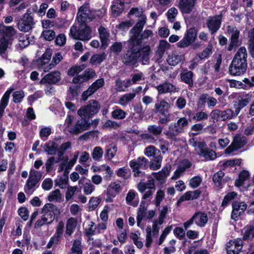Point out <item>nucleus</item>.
<instances>
[{"label":"nucleus","mask_w":254,"mask_h":254,"mask_svg":"<svg viewBox=\"0 0 254 254\" xmlns=\"http://www.w3.org/2000/svg\"><path fill=\"white\" fill-rule=\"evenodd\" d=\"M129 51L124 55L122 62L127 65H133L138 60H141L143 64H147L149 60L150 48L148 46L141 47L136 43L129 42Z\"/></svg>","instance_id":"obj_1"},{"label":"nucleus","mask_w":254,"mask_h":254,"mask_svg":"<svg viewBox=\"0 0 254 254\" xmlns=\"http://www.w3.org/2000/svg\"><path fill=\"white\" fill-rule=\"evenodd\" d=\"M91 28L85 23L80 24L78 29L76 26L72 25L70 29V35L76 40L88 41L92 38Z\"/></svg>","instance_id":"obj_2"},{"label":"nucleus","mask_w":254,"mask_h":254,"mask_svg":"<svg viewBox=\"0 0 254 254\" xmlns=\"http://www.w3.org/2000/svg\"><path fill=\"white\" fill-rule=\"evenodd\" d=\"M129 13L130 14H134L139 18L137 23L131 29V32L133 33V38H136L138 36V33L141 32L146 22V16L143 14L142 9L138 8H132Z\"/></svg>","instance_id":"obj_3"},{"label":"nucleus","mask_w":254,"mask_h":254,"mask_svg":"<svg viewBox=\"0 0 254 254\" xmlns=\"http://www.w3.org/2000/svg\"><path fill=\"white\" fill-rule=\"evenodd\" d=\"M100 109L98 102L95 100H91L88 104L85 106L81 107L77 111L78 115L81 118H90L96 114Z\"/></svg>","instance_id":"obj_4"},{"label":"nucleus","mask_w":254,"mask_h":254,"mask_svg":"<svg viewBox=\"0 0 254 254\" xmlns=\"http://www.w3.org/2000/svg\"><path fill=\"white\" fill-rule=\"evenodd\" d=\"M208 220L207 214L203 212L198 211L195 212L191 218L184 223V226L187 229L193 223L197 226L203 227L205 226Z\"/></svg>","instance_id":"obj_5"},{"label":"nucleus","mask_w":254,"mask_h":254,"mask_svg":"<svg viewBox=\"0 0 254 254\" xmlns=\"http://www.w3.org/2000/svg\"><path fill=\"white\" fill-rule=\"evenodd\" d=\"M226 33L230 36V43L227 50L231 51L234 47H238L241 44L239 41L240 32L236 26L228 25L226 28Z\"/></svg>","instance_id":"obj_6"},{"label":"nucleus","mask_w":254,"mask_h":254,"mask_svg":"<svg viewBox=\"0 0 254 254\" xmlns=\"http://www.w3.org/2000/svg\"><path fill=\"white\" fill-rule=\"evenodd\" d=\"M252 98V94L251 93L243 92L237 94L234 103L236 112H238L239 114L241 110L250 103Z\"/></svg>","instance_id":"obj_7"},{"label":"nucleus","mask_w":254,"mask_h":254,"mask_svg":"<svg viewBox=\"0 0 254 254\" xmlns=\"http://www.w3.org/2000/svg\"><path fill=\"white\" fill-rule=\"evenodd\" d=\"M34 24L33 17L31 11L28 10L23 18L18 22L17 26L20 31L27 32L32 29Z\"/></svg>","instance_id":"obj_8"},{"label":"nucleus","mask_w":254,"mask_h":254,"mask_svg":"<svg viewBox=\"0 0 254 254\" xmlns=\"http://www.w3.org/2000/svg\"><path fill=\"white\" fill-rule=\"evenodd\" d=\"M79 154V151L75 152L73 154L72 158L68 160L67 156L64 157L61 159V163L58 168V172H62L64 171L65 172H68L69 170L71 169L76 163Z\"/></svg>","instance_id":"obj_9"},{"label":"nucleus","mask_w":254,"mask_h":254,"mask_svg":"<svg viewBox=\"0 0 254 254\" xmlns=\"http://www.w3.org/2000/svg\"><path fill=\"white\" fill-rule=\"evenodd\" d=\"M147 164V159L144 157H139L129 162V166L133 169V176L135 177L142 176L144 173L139 171V169H145Z\"/></svg>","instance_id":"obj_10"},{"label":"nucleus","mask_w":254,"mask_h":254,"mask_svg":"<svg viewBox=\"0 0 254 254\" xmlns=\"http://www.w3.org/2000/svg\"><path fill=\"white\" fill-rule=\"evenodd\" d=\"M197 31L195 28H190L187 31L184 38L177 43L179 48H185L193 43L196 39Z\"/></svg>","instance_id":"obj_11"},{"label":"nucleus","mask_w":254,"mask_h":254,"mask_svg":"<svg viewBox=\"0 0 254 254\" xmlns=\"http://www.w3.org/2000/svg\"><path fill=\"white\" fill-rule=\"evenodd\" d=\"M247 143V140L245 136L237 134L234 136L231 145L225 149V153L229 155L245 146Z\"/></svg>","instance_id":"obj_12"},{"label":"nucleus","mask_w":254,"mask_h":254,"mask_svg":"<svg viewBox=\"0 0 254 254\" xmlns=\"http://www.w3.org/2000/svg\"><path fill=\"white\" fill-rule=\"evenodd\" d=\"M159 223V220L156 219L153 221L152 227L147 226L146 228V236L145 246L149 248L153 241L152 237L158 235L160 228L159 225H162Z\"/></svg>","instance_id":"obj_13"},{"label":"nucleus","mask_w":254,"mask_h":254,"mask_svg":"<svg viewBox=\"0 0 254 254\" xmlns=\"http://www.w3.org/2000/svg\"><path fill=\"white\" fill-rule=\"evenodd\" d=\"M247 67V62H239L233 59L229 67V71L232 75L240 76L245 72Z\"/></svg>","instance_id":"obj_14"},{"label":"nucleus","mask_w":254,"mask_h":254,"mask_svg":"<svg viewBox=\"0 0 254 254\" xmlns=\"http://www.w3.org/2000/svg\"><path fill=\"white\" fill-rule=\"evenodd\" d=\"M91 123L89 122V120L82 118L80 120H78L73 126L69 127V132L72 134H78L88 129Z\"/></svg>","instance_id":"obj_15"},{"label":"nucleus","mask_w":254,"mask_h":254,"mask_svg":"<svg viewBox=\"0 0 254 254\" xmlns=\"http://www.w3.org/2000/svg\"><path fill=\"white\" fill-rule=\"evenodd\" d=\"M222 17L220 15L209 17L206 22L207 28L211 34L216 33L220 28Z\"/></svg>","instance_id":"obj_16"},{"label":"nucleus","mask_w":254,"mask_h":254,"mask_svg":"<svg viewBox=\"0 0 254 254\" xmlns=\"http://www.w3.org/2000/svg\"><path fill=\"white\" fill-rule=\"evenodd\" d=\"M107 229V224L101 222L97 225L93 222H90L87 228L85 229V234L87 236H93L103 233Z\"/></svg>","instance_id":"obj_17"},{"label":"nucleus","mask_w":254,"mask_h":254,"mask_svg":"<svg viewBox=\"0 0 254 254\" xmlns=\"http://www.w3.org/2000/svg\"><path fill=\"white\" fill-rule=\"evenodd\" d=\"M242 240L237 239L230 240L226 245V251L227 254H238L242 249Z\"/></svg>","instance_id":"obj_18"},{"label":"nucleus","mask_w":254,"mask_h":254,"mask_svg":"<svg viewBox=\"0 0 254 254\" xmlns=\"http://www.w3.org/2000/svg\"><path fill=\"white\" fill-rule=\"evenodd\" d=\"M104 85V80L103 78H100L93 82L91 85L84 91L82 95V99L85 101L87 98L92 95L98 89L103 87Z\"/></svg>","instance_id":"obj_19"},{"label":"nucleus","mask_w":254,"mask_h":254,"mask_svg":"<svg viewBox=\"0 0 254 254\" xmlns=\"http://www.w3.org/2000/svg\"><path fill=\"white\" fill-rule=\"evenodd\" d=\"M247 206L244 202L235 201L232 203L231 218L236 220L241 214L247 209Z\"/></svg>","instance_id":"obj_20"},{"label":"nucleus","mask_w":254,"mask_h":254,"mask_svg":"<svg viewBox=\"0 0 254 254\" xmlns=\"http://www.w3.org/2000/svg\"><path fill=\"white\" fill-rule=\"evenodd\" d=\"M155 88L159 95L168 93H175L179 91L178 88L169 82H165L163 83L160 84L156 86Z\"/></svg>","instance_id":"obj_21"},{"label":"nucleus","mask_w":254,"mask_h":254,"mask_svg":"<svg viewBox=\"0 0 254 254\" xmlns=\"http://www.w3.org/2000/svg\"><path fill=\"white\" fill-rule=\"evenodd\" d=\"M61 74L59 71H55L46 75L41 80L42 84H55L61 80Z\"/></svg>","instance_id":"obj_22"},{"label":"nucleus","mask_w":254,"mask_h":254,"mask_svg":"<svg viewBox=\"0 0 254 254\" xmlns=\"http://www.w3.org/2000/svg\"><path fill=\"white\" fill-rule=\"evenodd\" d=\"M197 150L198 152L196 154L205 161L213 160L217 157L216 152L208 148L206 144L205 147H202L200 149L198 148Z\"/></svg>","instance_id":"obj_23"},{"label":"nucleus","mask_w":254,"mask_h":254,"mask_svg":"<svg viewBox=\"0 0 254 254\" xmlns=\"http://www.w3.org/2000/svg\"><path fill=\"white\" fill-rule=\"evenodd\" d=\"M140 32H139L138 33V36H136V38H133L132 36L134 35L133 33L131 32V30L130 31V38L129 40L132 43H136L137 44L139 45L141 47V41L142 40H145L148 39L149 37H151L153 36V32L151 30L145 29L143 32L140 35Z\"/></svg>","instance_id":"obj_24"},{"label":"nucleus","mask_w":254,"mask_h":254,"mask_svg":"<svg viewBox=\"0 0 254 254\" xmlns=\"http://www.w3.org/2000/svg\"><path fill=\"white\" fill-rule=\"evenodd\" d=\"M147 181L144 182L143 181L137 184V189L140 193H143L147 189L155 190V180L152 177L148 176L147 177Z\"/></svg>","instance_id":"obj_25"},{"label":"nucleus","mask_w":254,"mask_h":254,"mask_svg":"<svg viewBox=\"0 0 254 254\" xmlns=\"http://www.w3.org/2000/svg\"><path fill=\"white\" fill-rule=\"evenodd\" d=\"M185 60L184 54L174 51L168 55L167 62L172 66H176Z\"/></svg>","instance_id":"obj_26"},{"label":"nucleus","mask_w":254,"mask_h":254,"mask_svg":"<svg viewBox=\"0 0 254 254\" xmlns=\"http://www.w3.org/2000/svg\"><path fill=\"white\" fill-rule=\"evenodd\" d=\"M196 0H180L178 7L183 13H190L193 9Z\"/></svg>","instance_id":"obj_27"},{"label":"nucleus","mask_w":254,"mask_h":254,"mask_svg":"<svg viewBox=\"0 0 254 254\" xmlns=\"http://www.w3.org/2000/svg\"><path fill=\"white\" fill-rule=\"evenodd\" d=\"M200 193L201 191L198 190L187 191L179 199L177 203L179 204L185 201L196 199L199 196Z\"/></svg>","instance_id":"obj_28"},{"label":"nucleus","mask_w":254,"mask_h":254,"mask_svg":"<svg viewBox=\"0 0 254 254\" xmlns=\"http://www.w3.org/2000/svg\"><path fill=\"white\" fill-rule=\"evenodd\" d=\"M182 133L174 123H171L168 129L164 132L167 138L176 140L177 136Z\"/></svg>","instance_id":"obj_29"},{"label":"nucleus","mask_w":254,"mask_h":254,"mask_svg":"<svg viewBox=\"0 0 254 254\" xmlns=\"http://www.w3.org/2000/svg\"><path fill=\"white\" fill-rule=\"evenodd\" d=\"M170 44L167 41L165 40L160 41L155 54L157 59L162 58L165 51L169 50L170 48Z\"/></svg>","instance_id":"obj_30"},{"label":"nucleus","mask_w":254,"mask_h":254,"mask_svg":"<svg viewBox=\"0 0 254 254\" xmlns=\"http://www.w3.org/2000/svg\"><path fill=\"white\" fill-rule=\"evenodd\" d=\"M144 76L142 72H138L132 75L131 79L126 80L125 82V87L128 88L134 84L138 83L140 81L144 80Z\"/></svg>","instance_id":"obj_31"},{"label":"nucleus","mask_w":254,"mask_h":254,"mask_svg":"<svg viewBox=\"0 0 254 254\" xmlns=\"http://www.w3.org/2000/svg\"><path fill=\"white\" fill-rule=\"evenodd\" d=\"M98 31L99 33L100 38L102 43V47L104 48H105L107 47L110 40V34L107 31L106 29L102 26L99 27Z\"/></svg>","instance_id":"obj_32"},{"label":"nucleus","mask_w":254,"mask_h":254,"mask_svg":"<svg viewBox=\"0 0 254 254\" xmlns=\"http://www.w3.org/2000/svg\"><path fill=\"white\" fill-rule=\"evenodd\" d=\"M170 167H163L162 170L158 173H153L152 175L159 182H163L169 176L170 173Z\"/></svg>","instance_id":"obj_33"},{"label":"nucleus","mask_w":254,"mask_h":254,"mask_svg":"<svg viewBox=\"0 0 254 254\" xmlns=\"http://www.w3.org/2000/svg\"><path fill=\"white\" fill-rule=\"evenodd\" d=\"M154 108L156 113L164 115L170 108V105L164 100H161L155 104Z\"/></svg>","instance_id":"obj_34"},{"label":"nucleus","mask_w":254,"mask_h":254,"mask_svg":"<svg viewBox=\"0 0 254 254\" xmlns=\"http://www.w3.org/2000/svg\"><path fill=\"white\" fill-rule=\"evenodd\" d=\"M13 90V88L8 89L3 95L0 102V117L3 115L4 110L7 106L10 95Z\"/></svg>","instance_id":"obj_35"},{"label":"nucleus","mask_w":254,"mask_h":254,"mask_svg":"<svg viewBox=\"0 0 254 254\" xmlns=\"http://www.w3.org/2000/svg\"><path fill=\"white\" fill-rule=\"evenodd\" d=\"M59 145L55 142L49 141L46 143L43 148L48 155H55L58 153Z\"/></svg>","instance_id":"obj_36"},{"label":"nucleus","mask_w":254,"mask_h":254,"mask_svg":"<svg viewBox=\"0 0 254 254\" xmlns=\"http://www.w3.org/2000/svg\"><path fill=\"white\" fill-rule=\"evenodd\" d=\"M122 190L121 186L117 182H112L107 190V194L116 197Z\"/></svg>","instance_id":"obj_37"},{"label":"nucleus","mask_w":254,"mask_h":254,"mask_svg":"<svg viewBox=\"0 0 254 254\" xmlns=\"http://www.w3.org/2000/svg\"><path fill=\"white\" fill-rule=\"evenodd\" d=\"M90 14V10L88 8L87 5H82L79 9L77 13L78 20L84 22L87 20V18L89 17Z\"/></svg>","instance_id":"obj_38"},{"label":"nucleus","mask_w":254,"mask_h":254,"mask_svg":"<svg viewBox=\"0 0 254 254\" xmlns=\"http://www.w3.org/2000/svg\"><path fill=\"white\" fill-rule=\"evenodd\" d=\"M124 9V2L121 0H114L112 5V11L115 16L119 15Z\"/></svg>","instance_id":"obj_39"},{"label":"nucleus","mask_w":254,"mask_h":254,"mask_svg":"<svg viewBox=\"0 0 254 254\" xmlns=\"http://www.w3.org/2000/svg\"><path fill=\"white\" fill-rule=\"evenodd\" d=\"M77 225V220L73 217L67 219L66 223L65 235L71 236Z\"/></svg>","instance_id":"obj_40"},{"label":"nucleus","mask_w":254,"mask_h":254,"mask_svg":"<svg viewBox=\"0 0 254 254\" xmlns=\"http://www.w3.org/2000/svg\"><path fill=\"white\" fill-rule=\"evenodd\" d=\"M247 57L248 54L246 48L242 46L238 50L233 59L239 61V62H243L244 63L247 62Z\"/></svg>","instance_id":"obj_41"},{"label":"nucleus","mask_w":254,"mask_h":254,"mask_svg":"<svg viewBox=\"0 0 254 254\" xmlns=\"http://www.w3.org/2000/svg\"><path fill=\"white\" fill-rule=\"evenodd\" d=\"M193 72L191 71L184 70L181 73V79L185 83L188 84L190 87L193 85Z\"/></svg>","instance_id":"obj_42"},{"label":"nucleus","mask_w":254,"mask_h":254,"mask_svg":"<svg viewBox=\"0 0 254 254\" xmlns=\"http://www.w3.org/2000/svg\"><path fill=\"white\" fill-rule=\"evenodd\" d=\"M52 56V53L50 50H47L43 55L41 59L39 62V67L43 69L44 67H47L48 63Z\"/></svg>","instance_id":"obj_43"},{"label":"nucleus","mask_w":254,"mask_h":254,"mask_svg":"<svg viewBox=\"0 0 254 254\" xmlns=\"http://www.w3.org/2000/svg\"><path fill=\"white\" fill-rule=\"evenodd\" d=\"M2 30L3 31L4 35L2 37H5V38L11 39V42H12L15 34L16 31L15 29L11 26H5L2 25Z\"/></svg>","instance_id":"obj_44"},{"label":"nucleus","mask_w":254,"mask_h":254,"mask_svg":"<svg viewBox=\"0 0 254 254\" xmlns=\"http://www.w3.org/2000/svg\"><path fill=\"white\" fill-rule=\"evenodd\" d=\"M12 42L11 39L5 38V37H2L0 39V55L3 56L9 47L11 45Z\"/></svg>","instance_id":"obj_45"},{"label":"nucleus","mask_w":254,"mask_h":254,"mask_svg":"<svg viewBox=\"0 0 254 254\" xmlns=\"http://www.w3.org/2000/svg\"><path fill=\"white\" fill-rule=\"evenodd\" d=\"M135 97V93H127L122 96L119 100V103L121 106H126Z\"/></svg>","instance_id":"obj_46"},{"label":"nucleus","mask_w":254,"mask_h":254,"mask_svg":"<svg viewBox=\"0 0 254 254\" xmlns=\"http://www.w3.org/2000/svg\"><path fill=\"white\" fill-rule=\"evenodd\" d=\"M63 59V56L60 53L56 54L53 57L52 62L48 64L47 67H44L43 70L45 72L49 71L50 69L54 67L56 65L59 64Z\"/></svg>","instance_id":"obj_47"},{"label":"nucleus","mask_w":254,"mask_h":254,"mask_svg":"<svg viewBox=\"0 0 254 254\" xmlns=\"http://www.w3.org/2000/svg\"><path fill=\"white\" fill-rule=\"evenodd\" d=\"M239 114L238 112H236V109L233 111L231 109H227L224 111H221V120L222 121H226L227 120H230L235 117H236Z\"/></svg>","instance_id":"obj_48"},{"label":"nucleus","mask_w":254,"mask_h":254,"mask_svg":"<svg viewBox=\"0 0 254 254\" xmlns=\"http://www.w3.org/2000/svg\"><path fill=\"white\" fill-rule=\"evenodd\" d=\"M62 198V195L59 190L57 189L51 192L48 196L49 201L60 202Z\"/></svg>","instance_id":"obj_49"},{"label":"nucleus","mask_w":254,"mask_h":254,"mask_svg":"<svg viewBox=\"0 0 254 254\" xmlns=\"http://www.w3.org/2000/svg\"><path fill=\"white\" fill-rule=\"evenodd\" d=\"M144 154L147 157H153L154 158L157 155H161L160 150L152 145H150L145 148Z\"/></svg>","instance_id":"obj_50"},{"label":"nucleus","mask_w":254,"mask_h":254,"mask_svg":"<svg viewBox=\"0 0 254 254\" xmlns=\"http://www.w3.org/2000/svg\"><path fill=\"white\" fill-rule=\"evenodd\" d=\"M249 176L250 173L248 171L244 170L241 172L239 176V178L235 181V186L237 187L242 186Z\"/></svg>","instance_id":"obj_51"},{"label":"nucleus","mask_w":254,"mask_h":254,"mask_svg":"<svg viewBox=\"0 0 254 254\" xmlns=\"http://www.w3.org/2000/svg\"><path fill=\"white\" fill-rule=\"evenodd\" d=\"M42 177V173L34 169H31L28 180L38 183Z\"/></svg>","instance_id":"obj_52"},{"label":"nucleus","mask_w":254,"mask_h":254,"mask_svg":"<svg viewBox=\"0 0 254 254\" xmlns=\"http://www.w3.org/2000/svg\"><path fill=\"white\" fill-rule=\"evenodd\" d=\"M38 183L27 180L24 186V191L27 194L31 195L36 190V185Z\"/></svg>","instance_id":"obj_53"},{"label":"nucleus","mask_w":254,"mask_h":254,"mask_svg":"<svg viewBox=\"0 0 254 254\" xmlns=\"http://www.w3.org/2000/svg\"><path fill=\"white\" fill-rule=\"evenodd\" d=\"M43 210H48L54 216H58L60 215L61 212L60 209L52 203H47L43 207Z\"/></svg>","instance_id":"obj_54"},{"label":"nucleus","mask_w":254,"mask_h":254,"mask_svg":"<svg viewBox=\"0 0 254 254\" xmlns=\"http://www.w3.org/2000/svg\"><path fill=\"white\" fill-rule=\"evenodd\" d=\"M181 133H183L186 127L189 125L188 120L185 117L180 118L176 123H174Z\"/></svg>","instance_id":"obj_55"},{"label":"nucleus","mask_w":254,"mask_h":254,"mask_svg":"<svg viewBox=\"0 0 254 254\" xmlns=\"http://www.w3.org/2000/svg\"><path fill=\"white\" fill-rule=\"evenodd\" d=\"M163 158L161 155H157L154 159L151 162L150 164V168L152 170H157L159 169L161 167V163Z\"/></svg>","instance_id":"obj_56"},{"label":"nucleus","mask_w":254,"mask_h":254,"mask_svg":"<svg viewBox=\"0 0 254 254\" xmlns=\"http://www.w3.org/2000/svg\"><path fill=\"white\" fill-rule=\"evenodd\" d=\"M91 155L94 161H100L103 155V150L99 146L95 147L94 148Z\"/></svg>","instance_id":"obj_57"},{"label":"nucleus","mask_w":254,"mask_h":254,"mask_svg":"<svg viewBox=\"0 0 254 254\" xmlns=\"http://www.w3.org/2000/svg\"><path fill=\"white\" fill-rule=\"evenodd\" d=\"M106 57V55L104 53L94 55L91 57L90 63L91 64H99L105 59Z\"/></svg>","instance_id":"obj_58"},{"label":"nucleus","mask_w":254,"mask_h":254,"mask_svg":"<svg viewBox=\"0 0 254 254\" xmlns=\"http://www.w3.org/2000/svg\"><path fill=\"white\" fill-rule=\"evenodd\" d=\"M112 117L116 120H123L127 116V113L120 108H117L111 113Z\"/></svg>","instance_id":"obj_59"},{"label":"nucleus","mask_w":254,"mask_h":254,"mask_svg":"<svg viewBox=\"0 0 254 254\" xmlns=\"http://www.w3.org/2000/svg\"><path fill=\"white\" fill-rule=\"evenodd\" d=\"M147 129L149 133H152L155 136L160 135L163 130L162 127L155 125L149 126Z\"/></svg>","instance_id":"obj_60"},{"label":"nucleus","mask_w":254,"mask_h":254,"mask_svg":"<svg viewBox=\"0 0 254 254\" xmlns=\"http://www.w3.org/2000/svg\"><path fill=\"white\" fill-rule=\"evenodd\" d=\"M64 229V222L63 221H59L56 227V233L54 236L60 240V239L62 238L63 236Z\"/></svg>","instance_id":"obj_61"},{"label":"nucleus","mask_w":254,"mask_h":254,"mask_svg":"<svg viewBox=\"0 0 254 254\" xmlns=\"http://www.w3.org/2000/svg\"><path fill=\"white\" fill-rule=\"evenodd\" d=\"M202 181V178L200 176H196L192 178L189 182L190 188L195 189L197 188Z\"/></svg>","instance_id":"obj_62"},{"label":"nucleus","mask_w":254,"mask_h":254,"mask_svg":"<svg viewBox=\"0 0 254 254\" xmlns=\"http://www.w3.org/2000/svg\"><path fill=\"white\" fill-rule=\"evenodd\" d=\"M178 13V10L175 7H171L170 8L166 13L168 21L171 22H174Z\"/></svg>","instance_id":"obj_63"},{"label":"nucleus","mask_w":254,"mask_h":254,"mask_svg":"<svg viewBox=\"0 0 254 254\" xmlns=\"http://www.w3.org/2000/svg\"><path fill=\"white\" fill-rule=\"evenodd\" d=\"M71 254H82L81 248V241L79 240H75L71 248Z\"/></svg>","instance_id":"obj_64"}]
</instances>
